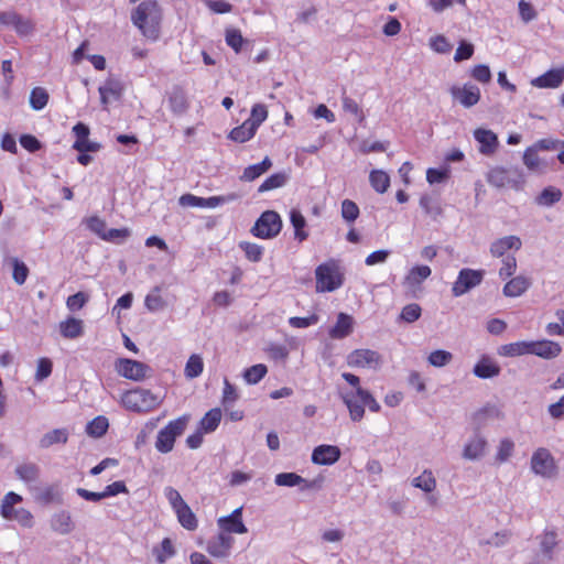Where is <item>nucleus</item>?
I'll return each instance as SVG.
<instances>
[{"label": "nucleus", "mask_w": 564, "mask_h": 564, "mask_svg": "<svg viewBox=\"0 0 564 564\" xmlns=\"http://www.w3.org/2000/svg\"><path fill=\"white\" fill-rule=\"evenodd\" d=\"M412 486L424 492H432L436 488V479L431 469H424L420 476L413 478Z\"/></svg>", "instance_id": "43"}, {"label": "nucleus", "mask_w": 564, "mask_h": 564, "mask_svg": "<svg viewBox=\"0 0 564 564\" xmlns=\"http://www.w3.org/2000/svg\"><path fill=\"white\" fill-rule=\"evenodd\" d=\"M486 180L494 187H508L516 191L522 189L525 183L523 171L519 166H494L488 171Z\"/></svg>", "instance_id": "3"}, {"label": "nucleus", "mask_w": 564, "mask_h": 564, "mask_svg": "<svg viewBox=\"0 0 564 564\" xmlns=\"http://www.w3.org/2000/svg\"><path fill=\"white\" fill-rule=\"evenodd\" d=\"M34 492V499L42 505L62 503V491L58 485H47L44 487H31Z\"/></svg>", "instance_id": "25"}, {"label": "nucleus", "mask_w": 564, "mask_h": 564, "mask_svg": "<svg viewBox=\"0 0 564 564\" xmlns=\"http://www.w3.org/2000/svg\"><path fill=\"white\" fill-rule=\"evenodd\" d=\"M0 24L13 29L19 36H29L35 31L34 21L14 10L0 12Z\"/></svg>", "instance_id": "8"}, {"label": "nucleus", "mask_w": 564, "mask_h": 564, "mask_svg": "<svg viewBox=\"0 0 564 564\" xmlns=\"http://www.w3.org/2000/svg\"><path fill=\"white\" fill-rule=\"evenodd\" d=\"M256 132L254 126L246 120L241 126L234 128L228 138L235 142L243 143L252 139Z\"/></svg>", "instance_id": "39"}, {"label": "nucleus", "mask_w": 564, "mask_h": 564, "mask_svg": "<svg viewBox=\"0 0 564 564\" xmlns=\"http://www.w3.org/2000/svg\"><path fill=\"white\" fill-rule=\"evenodd\" d=\"M474 138L479 143V152L481 154L490 156L496 153L499 141L494 131L478 128L474 131Z\"/></svg>", "instance_id": "19"}, {"label": "nucleus", "mask_w": 564, "mask_h": 564, "mask_svg": "<svg viewBox=\"0 0 564 564\" xmlns=\"http://www.w3.org/2000/svg\"><path fill=\"white\" fill-rule=\"evenodd\" d=\"M338 393L348 409L350 420L354 422H360L364 419L365 406L376 413L381 409L372 394L364 388H358V391H340Z\"/></svg>", "instance_id": "2"}, {"label": "nucleus", "mask_w": 564, "mask_h": 564, "mask_svg": "<svg viewBox=\"0 0 564 564\" xmlns=\"http://www.w3.org/2000/svg\"><path fill=\"white\" fill-rule=\"evenodd\" d=\"M117 372L130 380L141 381L147 377V373L151 370V368L141 361L120 358L116 362Z\"/></svg>", "instance_id": "11"}, {"label": "nucleus", "mask_w": 564, "mask_h": 564, "mask_svg": "<svg viewBox=\"0 0 564 564\" xmlns=\"http://www.w3.org/2000/svg\"><path fill=\"white\" fill-rule=\"evenodd\" d=\"M500 366L489 356H482L474 366L473 372L480 379H489L500 375Z\"/></svg>", "instance_id": "27"}, {"label": "nucleus", "mask_w": 564, "mask_h": 564, "mask_svg": "<svg viewBox=\"0 0 564 564\" xmlns=\"http://www.w3.org/2000/svg\"><path fill=\"white\" fill-rule=\"evenodd\" d=\"M531 469L534 474L551 478L556 474L554 457L547 448H538L531 457Z\"/></svg>", "instance_id": "10"}, {"label": "nucleus", "mask_w": 564, "mask_h": 564, "mask_svg": "<svg viewBox=\"0 0 564 564\" xmlns=\"http://www.w3.org/2000/svg\"><path fill=\"white\" fill-rule=\"evenodd\" d=\"M421 313V306L416 303H411L402 308L400 317L406 323H413L420 318Z\"/></svg>", "instance_id": "63"}, {"label": "nucleus", "mask_w": 564, "mask_h": 564, "mask_svg": "<svg viewBox=\"0 0 564 564\" xmlns=\"http://www.w3.org/2000/svg\"><path fill=\"white\" fill-rule=\"evenodd\" d=\"M514 443L510 438H502L497 447L496 462L506 463L513 454Z\"/></svg>", "instance_id": "52"}, {"label": "nucleus", "mask_w": 564, "mask_h": 564, "mask_svg": "<svg viewBox=\"0 0 564 564\" xmlns=\"http://www.w3.org/2000/svg\"><path fill=\"white\" fill-rule=\"evenodd\" d=\"M274 482L280 487H295L302 486L301 489H310L312 488V484L304 479L302 476L295 473H281L278 474L274 478Z\"/></svg>", "instance_id": "31"}, {"label": "nucleus", "mask_w": 564, "mask_h": 564, "mask_svg": "<svg viewBox=\"0 0 564 564\" xmlns=\"http://www.w3.org/2000/svg\"><path fill=\"white\" fill-rule=\"evenodd\" d=\"M268 368L263 364H257L243 371V379L248 384H257L267 375Z\"/></svg>", "instance_id": "49"}, {"label": "nucleus", "mask_w": 564, "mask_h": 564, "mask_svg": "<svg viewBox=\"0 0 564 564\" xmlns=\"http://www.w3.org/2000/svg\"><path fill=\"white\" fill-rule=\"evenodd\" d=\"M540 539V550L542 554L552 558L555 547L558 544L557 533L555 530H544V532L539 536Z\"/></svg>", "instance_id": "35"}, {"label": "nucleus", "mask_w": 564, "mask_h": 564, "mask_svg": "<svg viewBox=\"0 0 564 564\" xmlns=\"http://www.w3.org/2000/svg\"><path fill=\"white\" fill-rule=\"evenodd\" d=\"M239 247L243 250L248 260L252 262H259L263 256V248L257 243L252 242H240Z\"/></svg>", "instance_id": "59"}, {"label": "nucleus", "mask_w": 564, "mask_h": 564, "mask_svg": "<svg viewBox=\"0 0 564 564\" xmlns=\"http://www.w3.org/2000/svg\"><path fill=\"white\" fill-rule=\"evenodd\" d=\"M122 404L133 412H150L161 403L160 398L147 389H134L122 395Z\"/></svg>", "instance_id": "6"}, {"label": "nucleus", "mask_w": 564, "mask_h": 564, "mask_svg": "<svg viewBox=\"0 0 564 564\" xmlns=\"http://www.w3.org/2000/svg\"><path fill=\"white\" fill-rule=\"evenodd\" d=\"M189 422V415L185 414L173 421H170L167 425L161 429L155 440V448L159 453L167 454L173 451L174 444L177 437L183 435L187 424Z\"/></svg>", "instance_id": "4"}, {"label": "nucleus", "mask_w": 564, "mask_h": 564, "mask_svg": "<svg viewBox=\"0 0 564 564\" xmlns=\"http://www.w3.org/2000/svg\"><path fill=\"white\" fill-rule=\"evenodd\" d=\"M108 427V420L105 416H97L87 424L86 432L90 436L101 437L106 434Z\"/></svg>", "instance_id": "50"}, {"label": "nucleus", "mask_w": 564, "mask_h": 564, "mask_svg": "<svg viewBox=\"0 0 564 564\" xmlns=\"http://www.w3.org/2000/svg\"><path fill=\"white\" fill-rule=\"evenodd\" d=\"M100 101L104 106L110 102V98L119 99L123 91V85L119 79L109 77L98 89Z\"/></svg>", "instance_id": "26"}, {"label": "nucleus", "mask_w": 564, "mask_h": 564, "mask_svg": "<svg viewBox=\"0 0 564 564\" xmlns=\"http://www.w3.org/2000/svg\"><path fill=\"white\" fill-rule=\"evenodd\" d=\"M485 276L484 270L464 268L458 272L457 279L453 284L452 293L454 296H462L471 289L478 286Z\"/></svg>", "instance_id": "9"}, {"label": "nucleus", "mask_w": 564, "mask_h": 564, "mask_svg": "<svg viewBox=\"0 0 564 564\" xmlns=\"http://www.w3.org/2000/svg\"><path fill=\"white\" fill-rule=\"evenodd\" d=\"M562 198V192L561 189L549 186L545 187L540 195L536 197V204L541 206H553L557 202H560Z\"/></svg>", "instance_id": "47"}, {"label": "nucleus", "mask_w": 564, "mask_h": 564, "mask_svg": "<svg viewBox=\"0 0 564 564\" xmlns=\"http://www.w3.org/2000/svg\"><path fill=\"white\" fill-rule=\"evenodd\" d=\"M59 332L64 338H78L84 333V323L82 319L68 317L67 319L59 323Z\"/></svg>", "instance_id": "30"}, {"label": "nucleus", "mask_w": 564, "mask_h": 564, "mask_svg": "<svg viewBox=\"0 0 564 564\" xmlns=\"http://www.w3.org/2000/svg\"><path fill=\"white\" fill-rule=\"evenodd\" d=\"M538 152L534 147H529L523 153V163L532 172H540L542 170L543 164Z\"/></svg>", "instance_id": "51"}, {"label": "nucleus", "mask_w": 564, "mask_h": 564, "mask_svg": "<svg viewBox=\"0 0 564 564\" xmlns=\"http://www.w3.org/2000/svg\"><path fill=\"white\" fill-rule=\"evenodd\" d=\"M488 442L480 433H475L463 449V457L468 460H478L486 455Z\"/></svg>", "instance_id": "14"}, {"label": "nucleus", "mask_w": 564, "mask_h": 564, "mask_svg": "<svg viewBox=\"0 0 564 564\" xmlns=\"http://www.w3.org/2000/svg\"><path fill=\"white\" fill-rule=\"evenodd\" d=\"M174 512L177 516V520H178L180 524L184 529L189 530V531H194L197 529V527H198L197 518L187 503L181 506L180 508L174 510Z\"/></svg>", "instance_id": "36"}, {"label": "nucleus", "mask_w": 564, "mask_h": 564, "mask_svg": "<svg viewBox=\"0 0 564 564\" xmlns=\"http://www.w3.org/2000/svg\"><path fill=\"white\" fill-rule=\"evenodd\" d=\"M352 325L354 321L351 316L339 313L336 324L329 329V336L335 339L345 338L352 332Z\"/></svg>", "instance_id": "29"}, {"label": "nucleus", "mask_w": 564, "mask_h": 564, "mask_svg": "<svg viewBox=\"0 0 564 564\" xmlns=\"http://www.w3.org/2000/svg\"><path fill=\"white\" fill-rule=\"evenodd\" d=\"M498 355L503 357H519L530 355V341L521 340L501 345L498 348Z\"/></svg>", "instance_id": "33"}, {"label": "nucleus", "mask_w": 564, "mask_h": 564, "mask_svg": "<svg viewBox=\"0 0 564 564\" xmlns=\"http://www.w3.org/2000/svg\"><path fill=\"white\" fill-rule=\"evenodd\" d=\"M282 229V220L280 215L274 210H267L256 221L251 232L262 239H271L280 234Z\"/></svg>", "instance_id": "7"}, {"label": "nucleus", "mask_w": 564, "mask_h": 564, "mask_svg": "<svg viewBox=\"0 0 564 564\" xmlns=\"http://www.w3.org/2000/svg\"><path fill=\"white\" fill-rule=\"evenodd\" d=\"M73 132L76 137V140L73 144V148L78 152H97L100 149V144L97 142H93L88 139L89 137V128L83 122H78L73 127Z\"/></svg>", "instance_id": "16"}, {"label": "nucleus", "mask_w": 564, "mask_h": 564, "mask_svg": "<svg viewBox=\"0 0 564 564\" xmlns=\"http://www.w3.org/2000/svg\"><path fill=\"white\" fill-rule=\"evenodd\" d=\"M21 501H22V497L20 495L15 494L13 491L8 492L1 501V508H0L1 516L7 520L12 521V517H13L14 512L17 511L14 506L20 503Z\"/></svg>", "instance_id": "40"}, {"label": "nucleus", "mask_w": 564, "mask_h": 564, "mask_svg": "<svg viewBox=\"0 0 564 564\" xmlns=\"http://www.w3.org/2000/svg\"><path fill=\"white\" fill-rule=\"evenodd\" d=\"M517 271V259L513 254H507L502 259V264L499 269V276L501 279H508L512 276Z\"/></svg>", "instance_id": "61"}, {"label": "nucleus", "mask_w": 564, "mask_h": 564, "mask_svg": "<svg viewBox=\"0 0 564 564\" xmlns=\"http://www.w3.org/2000/svg\"><path fill=\"white\" fill-rule=\"evenodd\" d=\"M203 370V358L197 354L189 356L184 369L185 377L188 379L197 378L202 375Z\"/></svg>", "instance_id": "48"}, {"label": "nucleus", "mask_w": 564, "mask_h": 564, "mask_svg": "<svg viewBox=\"0 0 564 564\" xmlns=\"http://www.w3.org/2000/svg\"><path fill=\"white\" fill-rule=\"evenodd\" d=\"M290 220L294 227V236L300 242L304 241L308 237V232L304 230L306 220L302 213L297 209H292L290 213Z\"/></svg>", "instance_id": "42"}, {"label": "nucleus", "mask_w": 564, "mask_h": 564, "mask_svg": "<svg viewBox=\"0 0 564 564\" xmlns=\"http://www.w3.org/2000/svg\"><path fill=\"white\" fill-rule=\"evenodd\" d=\"M340 449L335 445H319L313 449L312 462L316 465H333L340 458Z\"/></svg>", "instance_id": "22"}, {"label": "nucleus", "mask_w": 564, "mask_h": 564, "mask_svg": "<svg viewBox=\"0 0 564 564\" xmlns=\"http://www.w3.org/2000/svg\"><path fill=\"white\" fill-rule=\"evenodd\" d=\"M288 180L289 174L286 172L274 173L264 180V182L259 186L258 192L264 193L268 191L280 188L286 184Z\"/></svg>", "instance_id": "44"}, {"label": "nucleus", "mask_w": 564, "mask_h": 564, "mask_svg": "<svg viewBox=\"0 0 564 564\" xmlns=\"http://www.w3.org/2000/svg\"><path fill=\"white\" fill-rule=\"evenodd\" d=\"M431 273L432 270L429 265H415L406 274L404 283L410 288H416L426 280Z\"/></svg>", "instance_id": "37"}, {"label": "nucleus", "mask_w": 564, "mask_h": 564, "mask_svg": "<svg viewBox=\"0 0 564 564\" xmlns=\"http://www.w3.org/2000/svg\"><path fill=\"white\" fill-rule=\"evenodd\" d=\"M564 82V68H553L533 78L531 85L536 88H557Z\"/></svg>", "instance_id": "23"}, {"label": "nucleus", "mask_w": 564, "mask_h": 564, "mask_svg": "<svg viewBox=\"0 0 564 564\" xmlns=\"http://www.w3.org/2000/svg\"><path fill=\"white\" fill-rule=\"evenodd\" d=\"M341 216L345 220L351 223L359 216V207L350 199H345L341 203Z\"/></svg>", "instance_id": "64"}, {"label": "nucleus", "mask_w": 564, "mask_h": 564, "mask_svg": "<svg viewBox=\"0 0 564 564\" xmlns=\"http://www.w3.org/2000/svg\"><path fill=\"white\" fill-rule=\"evenodd\" d=\"M153 553L159 564L165 563L169 557L175 554L172 541L169 538L163 539L160 549H154Z\"/></svg>", "instance_id": "55"}, {"label": "nucleus", "mask_w": 564, "mask_h": 564, "mask_svg": "<svg viewBox=\"0 0 564 564\" xmlns=\"http://www.w3.org/2000/svg\"><path fill=\"white\" fill-rule=\"evenodd\" d=\"M272 166V161L269 156H265L260 163L249 165L243 170L242 175L240 176L241 181L252 182L267 171H269Z\"/></svg>", "instance_id": "34"}, {"label": "nucleus", "mask_w": 564, "mask_h": 564, "mask_svg": "<svg viewBox=\"0 0 564 564\" xmlns=\"http://www.w3.org/2000/svg\"><path fill=\"white\" fill-rule=\"evenodd\" d=\"M451 94L466 108L475 106L480 100V89L473 84H465L463 87L453 86Z\"/></svg>", "instance_id": "18"}, {"label": "nucleus", "mask_w": 564, "mask_h": 564, "mask_svg": "<svg viewBox=\"0 0 564 564\" xmlns=\"http://www.w3.org/2000/svg\"><path fill=\"white\" fill-rule=\"evenodd\" d=\"M381 362L380 354L371 349H355L347 356L349 367L377 369Z\"/></svg>", "instance_id": "12"}, {"label": "nucleus", "mask_w": 564, "mask_h": 564, "mask_svg": "<svg viewBox=\"0 0 564 564\" xmlns=\"http://www.w3.org/2000/svg\"><path fill=\"white\" fill-rule=\"evenodd\" d=\"M131 22L150 41H158L161 33L162 9L156 0H144L131 12Z\"/></svg>", "instance_id": "1"}, {"label": "nucleus", "mask_w": 564, "mask_h": 564, "mask_svg": "<svg viewBox=\"0 0 564 564\" xmlns=\"http://www.w3.org/2000/svg\"><path fill=\"white\" fill-rule=\"evenodd\" d=\"M50 528L59 535H67L74 531L75 522L69 511L59 510L51 517Z\"/></svg>", "instance_id": "21"}, {"label": "nucleus", "mask_w": 564, "mask_h": 564, "mask_svg": "<svg viewBox=\"0 0 564 564\" xmlns=\"http://www.w3.org/2000/svg\"><path fill=\"white\" fill-rule=\"evenodd\" d=\"M217 523L219 529L227 534H243L248 531L242 522V508H237L229 516L219 518Z\"/></svg>", "instance_id": "15"}, {"label": "nucleus", "mask_w": 564, "mask_h": 564, "mask_svg": "<svg viewBox=\"0 0 564 564\" xmlns=\"http://www.w3.org/2000/svg\"><path fill=\"white\" fill-rule=\"evenodd\" d=\"M13 264V280L17 284L22 285L28 279L29 275V268L26 264L19 259L14 258L12 260Z\"/></svg>", "instance_id": "62"}, {"label": "nucleus", "mask_w": 564, "mask_h": 564, "mask_svg": "<svg viewBox=\"0 0 564 564\" xmlns=\"http://www.w3.org/2000/svg\"><path fill=\"white\" fill-rule=\"evenodd\" d=\"M48 101V94L42 87H35L30 95V105L34 110H42Z\"/></svg>", "instance_id": "53"}, {"label": "nucleus", "mask_w": 564, "mask_h": 564, "mask_svg": "<svg viewBox=\"0 0 564 564\" xmlns=\"http://www.w3.org/2000/svg\"><path fill=\"white\" fill-rule=\"evenodd\" d=\"M531 279L524 275H518L508 281L503 289L502 293L507 297H518L527 292V290L531 286Z\"/></svg>", "instance_id": "28"}, {"label": "nucleus", "mask_w": 564, "mask_h": 564, "mask_svg": "<svg viewBox=\"0 0 564 564\" xmlns=\"http://www.w3.org/2000/svg\"><path fill=\"white\" fill-rule=\"evenodd\" d=\"M167 104L175 116H183L189 109V100L183 87L175 85L167 93Z\"/></svg>", "instance_id": "17"}, {"label": "nucleus", "mask_w": 564, "mask_h": 564, "mask_svg": "<svg viewBox=\"0 0 564 564\" xmlns=\"http://www.w3.org/2000/svg\"><path fill=\"white\" fill-rule=\"evenodd\" d=\"M561 346L552 340L543 339L530 341V355H535L544 359H552L561 354Z\"/></svg>", "instance_id": "24"}, {"label": "nucleus", "mask_w": 564, "mask_h": 564, "mask_svg": "<svg viewBox=\"0 0 564 564\" xmlns=\"http://www.w3.org/2000/svg\"><path fill=\"white\" fill-rule=\"evenodd\" d=\"M17 477L23 482L30 485L39 480L41 469L35 463H22L15 467Z\"/></svg>", "instance_id": "32"}, {"label": "nucleus", "mask_w": 564, "mask_h": 564, "mask_svg": "<svg viewBox=\"0 0 564 564\" xmlns=\"http://www.w3.org/2000/svg\"><path fill=\"white\" fill-rule=\"evenodd\" d=\"M221 420V411L220 409H212L209 410L204 417L200 420L199 425L200 430L205 433L214 432Z\"/></svg>", "instance_id": "45"}, {"label": "nucleus", "mask_w": 564, "mask_h": 564, "mask_svg": "<svg viewBox=\"0 0 564 564\" xmlns=\"http://www.w3.org/2000/svg\"><path fill=\"white\" fill-rule=\"evenodd\" d=\"M452 360H453L452 352H449L447 350H443V349L434 350L427 357L429 364L431 366L437 367V368L448 365Z\"/></svg>", "instance_id": "54"}, {"label": "nucleus", "mask_w": 564, "mask_h": 564, "mask_svg": "<svg viewBox=\"0 0 564 564\" xmlns=\"http://www.w3.org/2000/svg\"><path fill=\"white\" fill-rule=\"evenodd\" d=\"M420 206L424 213L431 216L433 219H437L443 214L440 202L430 195L421 196Z\"/></svg>", "instance_id": "46"}, {"label": "nucleus", "mask_w": 564, "mask_h": 564, "mask_svg": "<svg viewBox=\"0 0 564 564\" xmlns=\"http://www.w3.org/2000/svg\"><path fill=\"white\" fill-rule=\"evenodd\" d=\"M239 198H240V195L237 193H228L226 195L210 196V197L204 198V208L205 207L215 208L219 205L236 202Z\"/></svg>", "instance_id": "56"}, {"label": "nucleus", "mask_w": 564, "mask_h": 564, "mask_svg": "<svg viewBox=\"0 0 564 564\" xmlns=\"http://www.w3.org/2000/svg\"><path fill=\"white\" fill-rule=\"evenodd\" d=\"M522 246V241L518 236H506L499 239H496L490 245V253L495 258H505L509 250H520Z\"/></svg>", "instance_id": "20"}, {"label": "nucleus", "mask_w": 564, "mask_h": 564, "mask_svg": "<svg viewBox=\"0 0 564 564\" xmlns=\"http://www.w3.org/2000/svg\"><path fill=\"white\" fill-rule=\"evenodd\" d=\"M316 291L333 292L344 284V274L335 260L319 264L315 270Z\"/></svg>", "instance_id": "5"}, {"label": "nucleus", "mask_w": 564, "mask_h": 564, "mask_svg": "<svg viewBox=\"0 0 564 564\" xmlns=\"http://www.w3.org/2000/svg\"><path fill=\"white\" fill-rule=\"evenodd\" d=\"M68 440V431L66 429H55L45 433L40 440V447L48 448L55 444H65Z\"/></svg>", "instance_id": "38"}, {"label": "nucleus", "mask_w": 564, "mask_h": 564, "mask_svg": "<svg viewBox=\"0 0 564 564\" xmlns=\"http://www.w3.org/2000/svg\"><path fill=\"white\" fill-rule=\"evenodd\" d=\"M369 182L376 192L383 194L390 186V176L382 170H372L369 174Z\"/></svg>", "instance_id": "41"}, {"label": "nucleus", "mask_w": 564, "mask_h": 564, "mask_svg": "<svg viewBox=\"0 0 564 564\" xmlns=\"http://www.w3.org/2000/svg\"><path fill=\"white\" fill-rule=\"evenodd\" d=\"M235 539L225 532H219L207 541L206 551L216 558H225L229 556Z\"/></svg>", "instance_id": "13"}, {"label": "nucleus", "mask_w": 564, "mask_h": 564, "mask_svg": "<svg viewBox=\"0 0 564 564\" xmlns=\"http://www.w3.org/2000/svg\"><path fill=\"white\" fill-rule=\"evenodd\" d=\"M268 118V109L263 104H256L251 109L250 118L247 119L249 123L254 126V129L258 130L260 124Z\"/></svg>", "instance_id": "60"}, {"label": "nucleus", "mask_w": 564, "mask_h": 564, "mask_svg": "<svg viewBox=\"0 0 564 564\" xmlns=\"http://www.w3.org/2000/svg\"><path fill=\"white\" fill-rule=\"evenodd\" d=\"M343 102V109L346 112L351 113L356 117L359 123H362L366 119L364 111L359 107V105L350 97L346 96L345 94L341 97Z\"/></svg>", "instance_id": "58"}, {"label": "nucleus", "mask_w": 564, "mask_h": 564, "mask_svg": "<svg viewBox=\"0 0 564 564\" xmlns=\"http://www.w3.org/2000/svg\"><path fill=\"white\" fill-rule=\"evenodd\" d=\"M144 305L150 312H159L166 306L165 301L160 295L159 288H156L153 292L147 295Z\"/></svg>", "instance_id": "57"}]
</instances>
